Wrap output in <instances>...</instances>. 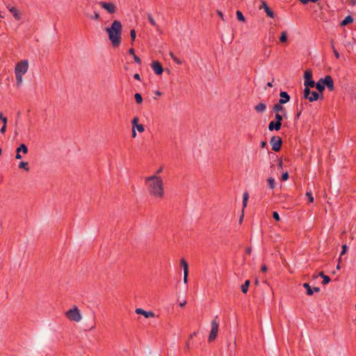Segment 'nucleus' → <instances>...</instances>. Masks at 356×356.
I'll return each instance as SVG.
<instances>
[{"label":"nucleus","mask_w":356,"mask_h":356,"mask_svg":"<svg viewBox=\"0 0 356 356\" xmlns=\"http://www.w3.org/2000/svg\"><path fill=\"white\" fill-rule=\"evenodd\" d=\"M326 275L324 274L323 272H320L319 274H318V276L321 277L322 278H323ZM318 277V275H314V278H317Z\"/></svg>","instance_id":"nucleus-46"},{"label":"nucleus","mask_w":356,"mask_h":356,"mask_svg":"<svg viewBox=\"0 0 356 356\" xmlns=\"http://www.w3.org/2000/svg\"><path fill=\"white\" fill-rule=\"evenodd\" d=\"M236 17L238 21L244 22L245 21V17L240 10L236 11Z\"/></svg>","instance_id":"nucleus-29"},{"label":"nucleus","mask_w":356,"mask_h":356,"mask_svg":"<svg viewBox=\"0 0 356 356\" xmlns=\"http://www.w3.org/2000/svg\"><path fill=\"white\" fill-rule=\"evenodd\" d=\"M186 300H184L183 302H181L179 303V306H180V307H184V306L186 305Z\"/></svg>","instance_id":"nucleus-57"},{"label":"nucleus","mask_w":356,"mask_h":356,"mask_svg":"<svg viewBox=\"0 0 356 356\" xmlns=\"http://www.w3.org/2000/svg\"><path fill=\"white\" fill-rule=\"evenodd\" d=\"M284 104H280V102H278V103L275 104L273 107V111L275 113H281L283 114V116L286 115V111L285 108L283 106Z\"/></svg>","instance_id":"nucleus-11"},{"label":"nucleus","mask_w":356,"mask_h":356,"mask_svg":"<svg viewBox=\"0 0 356 356\" xmlns=\"http://www.w3.org/2000/svg\"><path fill=\"white\" fill-rule=\"evenodd\" d=\"M130 36H131V40L134 41L136 39V33L135 30H134V29L131 30Z\"/></svg>","instance_id":"nucleus-37"},{"label":"nucleus","mask_w":356,"mask_h":356,"mask_svg":"<svg viewBox=\"0 0 356 356\" xmlns=\"http://www.w3.org/2000/svg\"><path fill=\"white\" fill-rule=\"evenodd\" d=\"M266 142H265V141H262V142L261 143V147L262 148L265 147H266Z\"/></svg>","instance_id":"nucleus-59"},{"label":"nucleus","mask_w":356,"mask_h":356,"mask_svg":"<svg viewBox=\"0 0 356 356\" xmlns=\"http://www.w3.org/2000/svg\"><path fill=\"white\" fill-rule=\"evenodd\" d=\"M10 13L13 15L15 19L19 20L21 15L19 10L15 7H12L9 9Z\"/></svg>","instance_id":"nucleus-16"},{"label":"nucleus","mask_w":356,"mask_h":356,"mask_svg":"<svg viewBox=\"0 0 356 356\" xmlns=\"http://www.w3.org/2000/svg\"><path fill=\"white\" fill-rule=\"evenodd\" d=\"M250 283V280H246L245 283L241 286V291L243 293H246L248 292Z\"/></svg>","instance_id":"nucleus-24"},{"label":"nucleus","mask_w":356,"mask_h":356,"mask_svg":"<svg viewBox=\"0 0 356 356\" xmlns=\"http://www.w3.org/2000/svg\"><path fill=\"white\" fill-rule=\"evenodd\" d=\"M273 218L277 221H279L280 220L279 213L277 211H274L273 213Z\"/></svg>","instance_id":"nucleus-39"},{"label":"nucleus","mask_w":356,"mask_h":356,"mask_svg":"<svg viewBox=\"0 0 356 356\" xmlns=\"http://www.w3.org/2000/svg\"><path fill=\"white\" fill-rule=\"evenodd\" d=\"M135 128H136L137 130L140 133L145 131V127L143 124H136V127Z\"/></svg>","instance_id":"nucleus-36"},{"label":"nucleus","mask_w":356,"mask_h":356,"mask_svg":"<svg viewBox=\"0 0 356 356\" xmlns=\"http://www.w3.org/2000/svg\"><path fill=\"white\" fill-rule=\"evenodd\" d=\"M270 143L272 145V149L275 152H279L281 149L282 140L280 136H273L270 138Z\"/></svg>","instance_id":"nucleus-6"},{"label":"nucleus","mask_w":356,"mask_h":356,"mask_svg":"<svg viewBox=\"0 0 356 356\" xmlns=\"http://www.w3.org/2000/svg\"><path fill=\"white\" fill-rule=\"evenodd\" d=\"M211 330L209 336V341L216 339L218 332V323L216 320H213L211 323Z\"/></svg>","instance_id":"nucleus-7"},{"label":"nucleus","mask_w":356,"mask_h":356,"mask_svg":"<svg viewBox=\"0 0 356 356\" xmlns=\"http://www.w3.org/2000/svg\"><path fill=\"white\" fill-rule=\"evenodd\" d=\"M304 98L308 99L310 102L316 101L319 98V95L315 91H311L309 90V94L305 96V90H304Z\"/></svg>","instance_id":"nucleus-12"},{"label":"nucleus","mask_w":356,"mask_h":356,"mask_svg":"<svg viewBox=\"0 0 356 356\" xmlns=\"http://www.w3.org/2000/svg\"><path fill=\"white\" fill-rule=\"evenodd\" d=\"M170 56L172 59L176 57L172 52H170Z\"/></svg>","instance_id":"nucleus-64"},{"label":"nucleus","mask_w":356,"mask_h":356,"mask_svg":"<svg viewBox=\"0 0 356 356\" xmlns=\"http://www.w3.org/2000/svg\"><path fill=\"white\" fill-rule=\"evenodd\" d=\"M151 67L153 69L154 73L157 75L161 74L163 72V68L161 64L157 60L153 61L151 64Z\"/></svg>","instance_id":"nucleus-10"},{"label":"nucleus","mask_w":356,"mask_h":356,"mask_svg":"<svg viewBox=\"0 0 356 356\" xmlns=\"http://www.w3.org/2000/svg\"><path fill=\"white\" fill-rule=\"evenodd\" d=\"M29 68V62L27 60H22L18 62L15 68V73L16 76V84L19 87L22 83V76L26 73Z\"/></svg>","instance_id":"nucleus-3"},{"label":"nucleus","mask_w":356,"mask_h":356,"mask_svg":"<svg viewBox=\"0 0 356 356\" xmlns=\"http://www.w3.org/2000/svg\"><path fill=\"white\" fill-rule=\"evenodd\" d=\"M92 19L98 20L99 19V15L97 12L94 13V15L91 17Z\"/></svg>","instance_id":"nucleus-44"},{"label":"nucleus","mask_w":356,"mask_h":356,"mask_svg":"<svg viewBox=\"0 0 356 356\" xmlns=\"http://www.w3.org/2000/svg\"><path fill=\"white\" fill-rule=\"evenodd\" d=\"M6 124H3V127H1L0 131L1 133L3 134L6 131Z\"/></svg>","instance_id":"nucleus-50"},{"label":"nucleus","mask_w":356,"mask_h":356,"mask_svg":"<svg viewBox=\"0 0 356 356\" xmlns=\"http://www.w3.org/2000/svg\"><path fill=\"white\" fill-rule=\"evenodd\" d=\"M323 78L320 79L316 83H315V87L319 92H323L325 90V86L323 84Z\"/></svg>","instance_id":"nucleus-17"},{"label":"nucleus","mask_w":356,"mask_h":356,"mask_svg":"<svg viewBox=\"0 0 356 356\" xmlns=\"http://www.w3.org/2000/svg\"><path fill=\"white\" fill-rule=\"evenodd\" d=\"M323 279V280L322 284L323 285L327 284L331 280L330 278L329 277V276H327V275H325Z\"/></svg>","instance_id":"nucleus-35"},{"label":"nucleus","mask_w":356,"mask_h":356,"mask_svg":"<svg viewBox=\"0 0 356 356\" xmlns=\"http://www.w3.org/2000/svg\"><path fill=\"white\" fill-rule=\"evenodd\" d=\"M147 19L149 22V23L154 26L156 29H158V25L156 23L155 20L154 19L152 15L151 14H147Z\"/></svg>","instance_id":"nucleus-26"},{"label":"nucleus","mask_w":356,"mask_h":356,"mask_svg":"<svg viewBox=\"0 0 356 356\" xmlns=\"http://www.w3.org/2000/svg\"><path fill=\"white\" fill-rule=\"evenodd\" d=\"M280 99H279V102L280 104H286L289 102L290 100V96L289 95L285 92V91H281L280 93Z\"/></svg>","instance_id":"nucleus-13"},{"label":"nucleus","mask_w":356,"mask_h":356,"mask_svg":"<svg viewBox=\"0 0 356 356\" xmlns=\"http://www.w3.org/2000/svg\"><path fill=\"white\" fill-rule=\"evenodd\" d=\"M353 22V18L350 15H348V16L346 17L345 19L341 22V26H346Z\"/></svg>","instance_id":"nucleus-21"},{"label":"nucleus","mask_w":356,"mask_h":356,"mask_svg":"<svg viewBox=\"0 0 356 356\" xmlns=\"http://www.w3.org/2000/svg\"><path fill=\"white\" fill-rule=\"evenodd\" d=\"M180 264H181V267H183V268H184V273L188 271V263L184 259H181Z\"/></svg>","instance_id":"nucleus-25"},{"label":"nucleus","mask_w":356,"mask_h":356,"mask_svg":"<svg viewBox=\"0 0 356 356\" xmlns=\"http://www.w3.org/2000/svg\"><path fill=\"white\" fill-rule=\"evenodd\" d=\"M262 3L267 15L270 18H273L275 16L273 11L267 6L265 1H263Z\"/></svg>","instance_id":"nucleus-18"},{"label":"nucleus","mask_w":356,"mask_h":356,"mask_svg":"<svg viewBox=\"0 0 356 356\" xmlns=\"http://www.w3.org/2000/svg\"><path fill=\"white\" fill-rule=\"evenodd\" d=\"M301 113H302V111H299L296 113V114L295 115V120H298L300 118Z\"/></svg>","instance_id":"nucleus-48"},{"label":"nucleus","mask_w":356,"mask_h":356,"mask_svg":"<svg viewBox=\"0 0 356 356\" xmlns=\"http://www.w3.org/2000/svg\"><path fill=\"white\" fill-rule=\"evenodd\" d=\"M99 5L101 6V7L105 10H107V12L110 14H113L115 13L116 11V6L113 3H111V2H104V1H101L99 2Z\"/></svg>","instance_id":"nucleus-8"},{"label":"nucleus","mask_w":356,"mask_h":356,"mask_svg":"<svg viewBox=\"0 0 356 356\" xmlns=\"http://www.w3.org/2000/svg\"><path fill=\"white\" fill-rule=\"evenodd\" d=\"M306 196L308 197V201L309 203H312L314 202V197L311 191L306 192Z\"/></svg>","instance_id":"nucleus-34"},{"label":"nucleus","mask_w":356,"mask_h":356,"mask_svg":"<svg viewBox=\"0 0 356 356\" xmlns=\"http://www.w3.org/2000/svg\"><path fill=\"white\" fill-rule=\"evenodd\" d=\"M0 120H2L3 124H7V118L4 117L2 114V113H0Z\"/></svg>","instance_id":"nucleus-41"},{"label":"nucleus","mask_w":356,"mask_h":356,"mask_svg":"<svg viewBox=\"0 0 356 356\" xmlns=\"http://www.w3.org/2000/svg\"><path fill=\"white\" fill-rule=\"evenodd\" d=\"M254 110L257 113H264L266 110V105L264 103H259V104L254 106Z\"/></svg>","instance_id":"nucleus-19"},{"label":"nucleus","mask_w":356,"mask_h":356,"mask_svg":"<svg viewBox=\"0 0 356 356\" xmlns=\"http://www.w3.org/2000/svg\"><path fill=\"white\" fill-rule=\"evenodd\" d=\"M129 54H131V55H133V56H134V55H136V54H135L134 49H133V48L129 49Z\"/></svg>","instance_id":"nucleus-52"},{"label":"nucleus","mask_w":356,"mask_h":356,"mask_svg":"<svg viewBox=\"0 0 356 356\" xmlns=\"http://www.w3.org/2000/svg\"><path fill=\"white\" fill-rule=\"evenodd\" d=\"M134 78L136 80H140V75L138 73H136L134 75Z\"/></svg>","instance_id":"nucleus-54"},{"label":"nucleus","mask_w":356,"mask_h":356,"mask_svg":"<svg viewBox=\"0 0 356 356\" xmlns=\"http://www.w3.org/2000/svg\"><path fill=\"white\" fill-rule=\"evenodd\" d=\"M197 332H194L193 333H192L191 335H190V339H192L193 338L195 335H196Z\"/></svg>","instance_id":"nucleus-60"},{"label":"nucleus","mask_w":356,"mask_h":356,"mask_svg":"<svg viewBox=\"0 0 356 356\" xmlns=\"http://www.w3.org/2000/svg\"><path fill=\"white\" fill-rule=\"evenodd\" d=\"M134 59L135 60V62L138 64H140L141 63V59L137 56L136 55H134Z\"/></svg>","instance_id":"nucleus-43"},{"label":"nucleus","mask_w":356,"mask_h":356,"mask_svg":"<svg viewBox=\"0 0 356 356\" xmlns=\"http://www.w3.org/2000/svg\"><path fill=\"white\" fill-rule=\"evenodd\" d=\"M280 40L281 42H285L287 40V34L286 31H283L280 35Z\"/></svg>","instance_id":"nucleus-32"},{"label":"nucleus","mask_w":356,"mask_h":356,"mask_svg":"<svg viewBox=\"0 0 356 356\" xmlns=\"http://www.w3.org/2000/svg\"><path fill=\"white\" fill-rule=\"evenodd\" d=\"M149 194L157 199H162L164 196V188L162 179L154 175L145 178Z\"/></svg>","instance_id":"nucleus-1"},{"label":"nucleus","mask_w":356,"mask_h":356,"mask_svg":"<svg viewBox=\"0 0 356 356\" xmlns=\"http://www.w3.org/2000/svg\"><path fill=\"white\" fill-rule=\"evenodd\" d=\"M188 271L184 272V282L186 284L188 282Z\"/></svg>","instance_id":"nucleus-42"},{"label":"nucleus","mask_w":356,"mask_h":356,"mask_svg":"<svg viewBox=\"0 0 356 356\" xmlns=\"http://www.w3.org/2000/svg\"><path fill=\"white\" fill-rule=\"evenodd\" d=\"M323 79L325 88L327 87L330 91H333L334 89V85L332 76L330 75H327L325 76V78H323Z\"/></svg>","instance_id":"nucleus-9"},{"label":"nucleus","mask_w":356,"mask_h":356,"mask_svg":"<svg viewBox=\"0 0 356 356\" xmlns=\"http://www.w3.org/2000/svg\"><path fill=\"white\" fill-rule=\"evenodd\" d=\"M248 197H249L248 193V192L243 193V208L246 207V206H247Z\"/></svg>","instance_id":"nucleus-27"},{"label":"nucleus","mask_w":356,"mask_h":356,"mask_svg":"<svg viewBox=\"0 0 356 356\" xmlns=\"http://www.w3.org/2000/svg\"><path fill=\"white\" fill-rule=\"evenodd\" d=\"M65 316L70 321L75 322H79L82 318L80 311L76 306L66 312Z\"/></svg>","instance_id":"nucleus-5"},{"label":"nucleus","mask_w":356,"mask_h":356,"mask_svg":"<svg viewBox=\"0 0 356 356\" xmlns=\"http://www.w3.org/2000/svg\"><path fill=\"white\" fill-rule=\"evenodd\" d=\"M138 118L137 117H135L132 120L133 128L135 129V127H136V124H138Z\"/></svg>","instance_id":"nucleus-40"},{"label":"nucleus","mask_w":356,"mask_h":356,"mask_svg":"<svg viewBox=\"0 0 356 356\" xmlns=\"http://www.w3.org/2000/svg\"><path fill=\"white\" fill-rule=\"evenodd\" d=\"M16 152H23L24 154H26L28 152V147L25 144H21L19 147L17 148Z\"/></svg>","instance_id":"nucleus-22"},{"label":"nucleus","mask_w":356,"mask_h":356,"mask_svg":"<svg viewBox=\"0 0 356 356\" xmlns=\"http://www.w3.org/2000/svg\"><path fill=\"white\" fill-rule=\"evenodd\" d=\"M267 266L265 264L261 266V270L262 272L266 273L267 271Z\"/></svg>","instance_id":"nucleus-47"},{"label":"nucleus","mask_w":356,"mask_h":356,"mask_svg":"<svg viewBox=\"0 0 356 356\" xmlns=\"http://www.w3.org/2000/svg\"><path fill=\"white\" fill-rule=\"evenodd\" d=\"M163 171V168H159L156 172V175L160 174Z\"/></svg>","instance_id":"nucleus-56"},{"label":"nucleus","mask_w":356,"mask_h":356,"mask_svg":"<svg viewBox=\"0 0 356 356\" xmlns=\"http://www.w3.org/2000/svg\"><path fill=\"white\" fill-rule=\"evenodd\" d=\"M284 117V116H283V114L275 113V122H277L278 123L282 124Z\"/></svg>","instance_id":"nucleus-30"},{"label":"nucleus","mask_w":356,"mask_h":356,"mask_svg":"<svg viewBox=\"0 0 356 356\" xmlns=\"http://www.w3.org/2000/svg\"><path fill=\"white\" fill-rule=\"evenodd\" d=\"M15 159H22V155L20 154V152H17V154L15 155Z\"/></svg>","instance_id":"nucleus-53"},{"label":"nucleus","mask_w":356,"mask_h":356,"mask_svg":"<svg viewBox=\"0 0 356 356\" xmlns=\"http://www.w3.org/2000/svg\"><path fill=\"white\" fill-rule=\"evenodd\" d=\"M19 168L20 169H24L26 171H29V163L27 162H20L19 164Z\"/></svg>","instance_id":"nucleus-28"},{"label":"nucleus","mask_w":356,"mask_h":356,"mask_svg":"<svg viewBox=\"0 0 356 356\" xmlns=\"http://www.w3.org/2000/svg\"><path fill=\"white\" fill-rule=\"evenodd\" d=\"M288 179H289V173L287 172H284L281 177L282 181H286Z\"/></svg>","instance_id":"nucleus-38"},{"label":"nucleus","mask_w":356,"mask_h":356,"mask_svg":"<svg viewBox=\"0 0 356 356\" xmlns=\"http://www.w3.org/2000/svg\"><path fill=\"white\" fill-rule=\"evenodd\" d=\"M278 166H279L280 168H282V161L281 159L279 161Z\"/></svg>","instance_id":"nucleus-61"},{"label":"nucleus","mask_w":356,"mask_h":356,"mask_svg":"<svg viewBox=\"0 0 356 356\" xmlns=\"http://www.w3.org/2000/svg\"><path fill=\"white\" fill-rule=\"evenodd\" d=\"M332 49H333V51H334L335 57L337 58H339V53L336 50V49L334 48L333 44H332Z\"/></svg>","instance_id":"nucleus-45"},{"label":"nucleus","mask_w":356,"mask_h":356,"mask_svg":"<svg viewBox=\"0 0 356 356\" xmlns=\"http://www.w3.org/2000/svg\"><path fill=\"white\" fill-rule=\"evenodd\" d=\"M173 60H174L177 64H178V65L181 64V61L179 58H177V57L173 58Z\"/></svg>","instance_id":"nucleus-49"},{"label":"nucleus","mask_w":356,"mask_h":356,"mask_svg":"<svg viewBox=\"0 0 356 356\" xmlns=\"http://www.w3.org/2000/svg\"><path fill=\"white\" fill-rule=\"evenodd\" d=\"M134 97H135L136 102L138 104H141L143 102V97L140 94L136 93L134 95Z\"/></svg>","instance_id":"nucleus-33"},{"label":"nucleus","mask_w":356,"mask_h":356,"mask_svg":"<svg viewBox=\"0 0 356 356\" xmlns=\"http://www.w3.org/2000/svg\"><path fill=\"white\" fill-rule=\"evenodd\" d=\"M305 78V96H307L309 92L310 88H314L315 86V82L312 79V72L311 70H307L305 72L304 74Z\"/></svg>","instance_id":"nucleus-4"},{"label":"nucleus","mask_w":356,"mask_h":356,"mask_svg":"<svg viewBox=\"0 0 356 356\" xmlns=\"http://www.w3.org/2000/svg\"><path fill=\"white\" fill-rule=\"evenodd\" d=\"M312 290L314 291V292H319V291H320V288H319V287L316 286V287H314V288L312 289Z\"/></svg>","instance_id":"nucleus-55"},{"label":"nucleus","mask_w":356,"mask_h":356,"mask_svg":"<svg viewBox=\"0 0 356 356\" xmlns=\"http://www.w3.org/2000/svg\"><path fill=\"white\" fill-rule=\"evenodd\" d=\"M302 3L306 4L308 3V0H300Z\"/></svg>","instance_id":"nucleus-62"},{"label":"nucleus","mask_w":356,"mask_h":356,"mask_svg":"<svg viewBox=\"0 0 356 356\" xmlns=\"http://www.w3.org/2000/svg\"><path fill=\"white\" fill-rule=\"evenodd\" d=\"M109 40L113 47H118L121 42L122 24L118 20H115L110 27L106 29Z\"/></svg>","instance_id":"nucleus-2"},{"label":"nucleus","mask_w":356,"mask_h":356,"mask_svg":"<svg viewBox=\"0 0 356 356\" xmlns=\"http://www.w3.org/2000/svg\"><path fill=\"white\" fill-rule=\"evenodd\" d=\"M217 13H218V15H219V17H220L222 20H225L222 13L221 11H220V10H218V11H217Z\"/></svg>","instance_id":"nucleus-51"},{"label":"nucleus","mask_w":356,"mask_h":356,"mask_svg":"<svg viewBox=\"0 0 356 356\" xmlns=\"http://www.w3.org/2000/svg\"><path fill=\"white\" fill-rule=\"evenodd\" d=\"M136 136V132L135 131V129L133 128V129H132V137L135 138Z\"/></svg>","instance_id":"nucleus-58"},{"label":"nucleus","mask_w":356,"mask_h":356,"mask_svg":"<svg viewBox=\"0 0 356 356\" xmlns=\"http://www.w3.org/2000/svg\"><path fill=\"white\" fill-rule=\"evenodd\" d=\"M136 313L138 314H142L147 318L154 316V314L152 312H151V311L147 312L141 308L136 309Z\"/></svg>","instance_id":"nucleus-14"},{"label":"nucleus","mask_w":356,"mask_h":356,"mask_svg":"<svg viewBox=\"0 0 356 356\" xmlns=\"http://www.w3.org/2000/svg\"><path fill=\"white\" fill-rule=\"evenodd\" d=\"M267 183L270 189H274L276 185V182L274 178L269 177L267 179Z\"/></svg>","instance_id":"nucleus-20"},{"label":"nucleus","mask_w":356,"mask_h":356,"mask_svg":"<svg viewBox=\"0 0 356 356\" xmlns=\"http://www.w3.org/2000/svg\"><path fill=\"white\" fill-rule=\"evenodd\" d=\"M303 287L307 290V294L308 296H312L314 293V291L311 288L310 285L308 283H304Z\"/></svg>","instance_id":"nucleus-23"},{"label":"nucleus","mask_w":356,"mask_h":356,"mask_svg":"<svg viewBox=\"0 0 356 356\" xmlns=\"http://www.w3.org/2000/svg\"><path fill=\"white\" fill-rule=\"evenodd\" d=\"M185 348L186 349H189V341L186 342Z\"/></svg>","instance_id":"nucleus-63"},{"label":"nucleus","mask_w":356,"mask_h":356,"mask_svg":"<svg viewBox=\"0 0 356 356\" xmlns=\"http://www.w3.org/2000/svg\"><path fill=\"white\" fill-rule=\"evenodd\" d=\"M281 127H282V124H280L275 121H271L268 124V130L270 131H272L273 130L279 131V130H280Z\"/></svg>","instance_id":"nucleus-15"},{"label":"nucleus","mask_w":356,"mask_h":356,"mask_svg":"<svg viewBox=\"0 0 356 356\" xmlns=\"http://www.w3.org/2000/svg\"><path fill=\"white\" fill-rule=\"evenodd\" d=\"M347 249H348L347 245H346V244L343 245L342 251L341 252L340 257H339V261L342 260L343 256L346 254Z\"/></svg>","instance_id":"nucleus-31"}]
</instances>
